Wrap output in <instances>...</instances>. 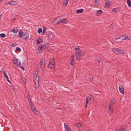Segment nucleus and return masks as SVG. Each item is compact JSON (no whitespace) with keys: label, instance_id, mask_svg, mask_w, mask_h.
I'll list each match as a JSON object with an SVG mask.
<instances>
[{"label":"nucleus","instance_id":"obj_46","mask_svg":"<svg viewBox=\"0 0 131 131\" xmlns=\"http://www.w3.org/2000/svg\"><path fill=\"white\" fill-rule=\"evenodd\" d=\"M6 79L7 80V81L9 82V83H10V80H9L8 79V78H7Z\"/></svg>","mask_w":131,"mask_h":131},{"label":"nucleus","instance_id":"obj_42","mask_svg":"<svg viewBox=\"0 0 131 131\" xmlns=\"http://www.w3.org/2000/svg\"><path fill=\"white\" fill-rule=\"evenodd\" d=\"M16 50L17 51H21V49L20 48H18V47H17L16 48Z\"/></svg>","mask_w":131,"mask_h":131},{"label":"nucleus","instance_id":"obj_7","mask_svg":"<svg viewBox=\"0 0 131 131\" xmlns=\"http://www.w3.org/2000/svg\"><path fill=\"white\" fill-rule=\"evenodd\" d=\"M45 61V58H42L40 61V67L42 69H43L44 68L43 66H42L45 65V63H44V62Z\"/></svg>","mask_w":131,"mask_h":131},{"label":"nucleus","instance_id":"obj_37","mask_svg":"<svg viewBox=\"0 0 131 131\" xmlns=\"http://www.w3.org/2000/svg\"><path fill=\"white\" fill-rule=\"evenodd\" d=\"M3 73L4 76L6 79L8 78V76L7 75V74L6 73L3 72Z\"/></svg>","mask_w":131,"mask_h":131},{"label":"nucleus","instance_id":"obj_24","mask_svg":"<svg viewBox=\"0 0 131 131\" xmlns=\"http://www.w3.org/2000/svg\"><path fill=\"white\" fill-rule=\"evenodd\" d=\"M121 39L120 38V37L119 38H117L115 40V41L116 42H121Z\"/></svg>","mask_w":131,"mask_h":131},{"label":"nucleus","instance_id":"obj_3","mask_svg":"<svg viewBox=\"0 0 131 131\" xmlns=\"http://www.w3.org/2000/svg\"><path fill=\"white\" fill-rule=\"evenodd\" d=\"M112 51L114 53H116L125 54V52L122 50L118 48H114L112 50Z\"/></svg>","mask_w":131,"mask_h":131},{"label":"nucleus","instance_id":"obj_19","mask_svg":"<svg viewBox=\"0 0 131 131\" xmlns=\"http://www.w3.org/2000/svg\"><path fill=\"white\" fill-rule=\"evenodd\" d=\"M118 9L117 8H113L112 10V13H115L117 12L118 11Z\"/></svg>","mask_w":131,"mask_h":131},{"label":"nucleus","instance_id":"obj_4","mask_svg":"<svg viewBox=\"0 0 131 131\" xmlns=\"http://www.w3.org/2000/svg\"><path fill=\"white\" fill-rule=\"evenodd\" d=\"M29 105L30 106L31 108L32 111L34 112V113L35 114H38L39 113V112L36 110L35 107L32 103L31 104Z\"/></svg>","mask_w":131,"mask_h":131},{"label":"nucleus","instance_id":"obj_38","mask_svg":"<svg viewBox=\"0 0 131 131\" xmlns=\"http://www.w3.org/2000/svg\"><path fill=\"white\" fill-rule=\"evenodd\" d=\"M97 60L99 63H100L102 59L98 57L97 58Z\"/></svg>","mask_w":131,"mask_h":131},{"label":"nucleus","instance_id":"obj_22","mask_svg":"<svg viewBox=\"0 0 131 131\" xmlns=\"http://www.w3.org/2000/svg\"><path fill=\"white\" fill-rule=\"evenodd\" d=\"M28 100L29 102V104L32 103L31 102V98L30 97V96L29 95H28L27 96Z\"/></svg>","mask_w":131,"mask_h":131},{"label":"nucleus","instance_id":"obj_59","mask_svg":"<svg viewBox=\"0 0 131 131\" xmlns=\"http://www.w3.org/2000/svg\"><path fill=\"white\" fill-rule=\"evenodd\" d=\"M79 131H81V130H79Z\"/></svg>","mask_w":131,"mask_h":131},{"label":"nucleus","instance_id":"obj_45","mask_svg":"<svg viewBox=\"0 0 131 131\" xmlns=\"http://www.w3.org/2000/svg\"><path fill=\"white\" fill-rule=\"evenodd\" d=\"M95 0V3H96V4H95V5L96 6H97L98 5V3H97V0Z\"/></svg>","mask_w":131,"mask_h":131},{"label":"nucleus","instance_id":"obj_52","mask_svg":"<svg viewBox=\"0 0 131 131\" xmlns=\"http://www.w3.org/2000/svg\"><path fill=\"white\" fill-rule=\"evenodd\" d=\"M2 14H1L0 15V19H1V18L2 17Z\"/></svg>","mask_w":131,"mask_h":131},{"label":"nucleus","instance_id":"obj_17","mask_svg":"<svg viewBox=\"0 0 131 131\" xmlns=\"http://www.w3.org/2000/svg\"><path fill=\"white\" fill-rule=\"evenodd\" d=\"M50 63L54 64V60L53 58H51L50 59Z\"/></svg>","mask_w":131,"mask_h":131},{"label":"nucleus","instance_id":"obj_1","mask_svg":"<svg viewBox=\"0 0 131 131\" xmlns=\"http://www.w3.org/2000/svg\"><path fill=\"white\" fill-rule=\"evenodd\" d=\"M38 73V71H35L33 77V80L34 82L35 86L37 88H38L39 86V77L37 75Z\"/></svg>","mask_w":131,"mask_h":131},{"label":"nucleus","instance_id":"obj_11","mask_svg":"<svg viewBox=\"0 0 131 131\" xmlns=\"http://www.w3.org/2000/svg\"><path fill=\"white\" fill-rule=\"evenodd\" d=\"M119 89L120 92L124 94V91L123 87L121 86H119Z\"/></svg>","mask_w":131,"mask_h":131},{"label":"nucleus","instance_id":"obj_50","mask_svg":"<svg viewBox=\"0 0 131 131\" xmlns=\"http://www.w3.org/2000/svg\"><path fill=\"white\" fill-rule=\"evenodd\" d=\"M23 81L24 82H25V81H26V79H23Z\"/></svg>","mask_w":131,"mask_h":131},{"label":"nucleus","instance_id":"obj_32","mask_svg":"<svg viewBox=\"0 0 131 131\" xmlns=\"http://www.w3.org/2000/svg\"><path fill=\"white\" fill-rule=\"evenodd\" d=\"M86 105L85 106V108H87V106L88 105V103L89 99H88V97L86 98Z\"/></svg>","mask_w":131,"mask_h":131},{"label":"nucleus","instance_id":"obj_41","mask_svg":"<svg viewBox=\"0 0 131 131\" xmlns=\"http://www.w3.org/2000/svg\"><path fill=\"white\" fill-rule=\"evenodd\" d=\"M94 77L95 76H93L92 77V78H91L90 79V81L93 83V79Z\"/></svg>","mask_w":131,"mask_h":131},{"label":"nucleus","instance_id":"obj_23","mask_svg":"<svg viewBox=\"0 0 131 131\" xmlns=\"http://www.w3.org/2000/svg\"><path fill=\"white\" fill-rule=\"evenodd\" d=\"M83 9H82L77 10V13H82L83 12Z\"/></svg>","mask_w":131,"mask_h":131},{"label":"nucleus","instance_id":"obj_16","mask_svg":"<svg viewBox=\"0 0 131 131\" xmlns=\"http://www.w3.org/2000/svg\"><path fill=\"white\" fill-rule=\"evenodd\" d=\"M49 44L48 43H47L45 44L43 46V49L45 50L47 49L48 47L49 46Z\"/></svg>","mask_w":131,"mask_h":131},{"label":"nucleus","instance_id":"obj_47","mask_svg":"<svg viewBox=\"0 0 131 131\" xmlns=\"http://www.w3.org/2000/svg\"><path fill=\"white\" fill-rule=\"evenodd\" d=\"M15 20V19H11V21L12 22H14Z\"/></svg>","mask_w":131,"mask_h":131},{"label":"nucleus","instance_id":"obj_33","mask_svg":"<svg viewBox=\"0 0 131 131\" xmlns=\"http://www.w3.org/2000/svg\"><path fill=\"white\" fill-rule=\"evenodd\" d=\"M42 29L41 28H40L38 29V32L40 34L41 33L42 31Z\"/></svg>","mask_w":131,"mask_h":131},{"label":"nucleus","instance_id":"obj_57","mask_svg":"<svg viewBox=\"0 0 131 131\" xmlns=\"http://www.w3.org/2000/svg\"><path fill=\"white\" fill-rule=\"evenodd\" d=\"M116 131H118V130H116Z\"/></svg>","mask_w":131,"mask_h":131},{"label":"nucleus","instance_id":"obj_34","mask_svg":"<svg viewBox=\"0 0 131 131\" xmlns=\"http://www.w3.org/2000/svg\"><path fill=\"white\" fill-rule=\"evenodd\" d=\"M76 125L79 128V127H81L82 125V124L81 123H79L77 124Z\"/></svg>","mask_w":131,"mask_h":131},{"label":"nucleus","instance_id":"obj_55","mask_svg":"<svg viewBox=\"0 0 131 131\" xmlns=\"http://www.w3.org/2000/svg\"><path fill=\"white\" fill-rule=\"evenodd\" d=\"M8 4H10V2H9V3H8Z\"/></svg>","mask_w":131,"mask_h":131},{"label":"nucleus","instance_id":"obj_18","mask_svg":"<svg viewBox=\"0 0 131 131\" xmlns=\"http://www.w3.org/2000/svg\"><path fill=\"white\" fill-rule=\"evenodd\" d=\"M23 37H24V39L25 40H26L27 39H28L29 36L27 33H25L23 35Z\"/></svg>","mask_w":131,"mask_h":131},{"label":"nucleus","instance_id":"obj_36","mask_svg":"<svg viewBox=\"0 0 131 131\" xmlns=\"http://www.w3.org/2000/svg\"><path fill=\"white\" fill-rule=\"evenodd\" d=\"M75 49H76V51H80V50H81L79 46H77L75 48Z\"/></svg>","mask_w":131,"mask_h":131},{"label":"nucleus","instance_id":"obj_8","mask_svg":"<svg viewBox=\"0 0 131 131\" xmlns=\"http://www.w3.org/2000/svg\"><path fill=\"white\" fill-rule=\"evenodd\" d=\"M112 2V0H107L106 2L105 3V6L107 8L110 7L111 3Z\"/></svg>","mask_w":131,"mask_h":131},{"label":"nucleus","instance_id":"obj_5","mask_svg":"<svg viewBox=\"0 0 131 131\" xmlns=\"http://www.w3.org/2000/svg\"><path fill=\"white\" fill-rule=\"evenodd\" d=\"M74 54H72L71 55V62L70 63V64L71 65L74 66L75 64V61H74Z\"/></svg>","mask_w":131,"mask_h":131},{"label":"nucleus","instance_id":"obj_40","mask_svg":"<svg viewBox=\"0 0 131 131\" xmlns=\"http://www.w3.org/2000/svg\"><path fill=\"white\" fill-rule=\"evenodd\" d=\"M67 20L66 19L62 20V23H65L67 21Z\"/></svg>","mask_w":131,"mask_h":131},{"label":"nucleus","instance_id":"obj_53","mask_svg":"<svg viewBox=\"0 0 131 131\" xmlns=\"http://www.w3.org/2000/svg\"><path fill=\"white\" fill-rule=\"evenodd\" d=\"M13 90H15V88H14V87L13 86Z\"/></svg>","mask_w":131,"mask_h":131},{"label":"nucleus","instance_id":"obj_54","mask_svg":"<svg viewBox=\"0 0 131 131\" xmlns=\"http://www.w3.org/2000/svg\"><path fill=\"white\" fill-rule=\"evenodd\" d=\"M3 1V0H0V2H2Z\"/></svg>","mask_w":131,"mask_h":131},{"label":"nucleus","instance_id":"obj_15","mask_svg":"<svg viewBox=\"0 0 131 131\" xmlns=\"http://www.w3.org/2000/svg\"><path fill=\"white\" fill-rule=\"evenodd\" d=\"M18 29L17 28H14L10 32H13L16 34L18 31Z\"/></svg>","mask_w":131,"mask_h":131},{"label":"nucleus","instance_id":"obj_2","mask_svg":"<svg viewBox=\"0 0 131 131\" xmlns=\"http://www.w3.org/2000/svg\"><path fill=\"white\" fill-rule=\"evenodd\" d=\"M76 59L78 60H81V58L84 55V52L81 50L79 51H76Z\"/></svg>","mask_w":131,"mask_h":131},{"label":"nucleus","instance_id":"obj_21","mask_svg":"<svg viewBox=\"0 0 131 131\" xmlns=\"http://www.w3.org/2000/svg\"><path fill=\"white\" fill-rule=\"evenodd\" d=\"M69 0H64L63 2V4L64 6H66Z\"/></svg>","mask_w":131,"mask_h":131},{"label":"nucleus","instance_id":"obj_29","mask_svg":"<svg viewBox=\"0 0 131 131\" xmlns=\"http://www.w3.org/2000/svg\"><path fill=\"white\" fill-rule=\"evenodd\" d=\"M103 12L101 10H99L97 11L96 13L97 16H98L101 14Z\"/></svg>","mask_w":131,"mask_h":131},{"label":"nucleus","instance_id":"obj_13","mask_svg":"<svg viewBox=\"0 0 131 131\" xmlns=\"http://www.w3.org/2000/svg\"><path fill=\"white\" fill-rule=\"evenodd\" d=\"M120 38L122 40H129L128 37L127 36H122L120 37Z\"/></svg>","mask_w":131,"mask_h":131},{"label":"nucleus","instance_id":"obj_6","mask_svg":"<svg viewBox=\"0 0 131 131\" xmlns=\"http://www.w3.org/2000/svg\"><path fill=\"white\" fill-rule=\"evenodd\" d=\"M14 64L16 66H19L21 64V62L20 60L17 59H14L13 60Z\"/></svg>","mask_w":131,"mask_h":131},{"label":"nucleus","instance_id":"obj_9","mask_svg":"<svg viewBox=\"0 0 131 131\" xmlns=\"http://www.w3.org/2000/svg\"><path fill=\"white\" fill-rule=\"evenodd\" d=\"M64 126L66 131H72L69 125L66 123H64Z\"/></svg>","mask_w":131,"mask_h":131},{"label":"nucleus","instance_id":"obj_35","mask_svg":"<svg viewBox=\"0 0 131 131\" xmlns=\"http://www.w3.org/2000/svg\"><path fill=\"white\" fill-rule=\"evenodd\" d=\"M0 36L2 38H4L5 37V35L4 33H2L0 34Z\"/></svg>","mask_w":131,"mask_h":131},{"label":"nucleus","instance_id":"obj_12","mask_svg":"<svg viewBox=\"0 0 131 131\" xmlns=\"http://www.w3.org/2000/svg\"><path fill=\"white\" fill-rule=\"evenodd\" d=\"M53 37V35L52 32H50L48 34V38L50 40L52 39Z\"/></svg>","mask_w":131,"mask_h":131},{"label":"nucleus","instance_id":"obj_14","mask_svg":"<svg viewBox=\"0 0 131 131\" xmlns=\"http://www.w3.org/2000/svg\"><path fill=\"white\" fill-rule=\"evenodd\" d=\"M109 113L110 115L112 114L113 113V107H109L108 110Z\"/></svg>","mask_w":131,"mask_h":131},{"label":"nucleus","instance_id":"obj_27","mask_svg":"<svg viewBox=\"0 0 131 131\" xmlns=\"http://www.w3.org/2000/svg\"><path fill=\"white\" fill-rule=\"evenodd\" d=\"M42 40L41 39L39 38L37 39V43L38 44H39L41 42Z\"/></svg>","mask_w":131,"mask_h":131},{"label":"nucleus","instance_id":"obj_25","mask_svg":"<svg viewBox=\"0 0 131 131\" xmlns=\"http://www.w3.org/2000/svg\"><path fill=\"white\" fill-rule=\"evenodd\" d=\"M48 66L49 67L52 69H53L54 68V64H52L49 63V64Z\"/></svg>","mask_w":131,"mask_h":131},{"label":"nucleus","instance_id":"obj_10","mask_svg":"<svg viewBox=\"0 0 131 131\" xmlns=\"http://www.w3.org/2000/svg\"><path fill=\"white\" fill-rule=\"evenodd\" d=\"M88 98L89 99V101L90 102V103H91L94 101V97L91 95H90L88 97Z\"/></svg>","mask_w":131,"mask_h":131},{"label":"nucleus","instance_id":"obj_28","mask_svg":"<svg viewBox=\"0 0 131 131\" xmlns=\"http://www.w3.org/2000/svg\"><path fill=\"white\" fill-rule=\"evenodd\" d=\"M23 31L21 30H20V32L19 33V35H18L19 36V37H21L22 36V35H23Z\"/></svg>","mask_w":131,"mask_h":131},{"label":"nucleus","instance_id":"obj_56","mask_svg":"<svg viewBox=\"0 0 131 131\" xmlns=\"http://www.w3.org/2000/svg\"><path fill=\"white\" fill-rule=\"evenodd\" d=\"M130 119H131V116H130Z\"/></svg>","mask_w":131,"mask_h":131},{"label":"nucleus","instance_id":"obj_49","mask_svg":"<svg viewBox=\"0 0 131 131\" xmlns=\"http://www.w3.org/2000/svg\"><path fill=\"white\" fill-rule=\"evenodd\" d=\"M20 67L21 68L22 70H23L24 68V67H23L22 66Z\"/></svg>","mask_w":131,"mask_h":131},{"label":"nucleus","instance_id":"obj_44","mask_svg":"<svg viewBox=\"0 0 131 131\" xmlns=\"http://www.w3.org/2000/svg\"><path fill=\"white\" fill-rule=\"evenodd\" d=\"M58 23H62V20H59H59L58 21Z\"/></svg>","mask_w":131,"mask_h":131},{"label":"nucleus","instance_id":"obj_26","mask_svg":"<svg viewBox=\"0 0 131 131\" xmlns=\"http://www.w3.org/2000/svg\"><path fill=\"white\" fill-rule=\"evenodd\" d=\"M115 101L114 100H112L110 103L109 107H113L112 106L113 104Z\"/></svg>","mask_w":131,"mask_h":131},{"label":"nucleus","instance_id":"obj_51","mask_svg":"<svg viewBox=\"0 0 131 131\" xmlns=\"http://www.w3.org/2000/svg\"><path fill=\"white\" fill-rule=\"evenodd\" d=\"M45 31V30L43 29V31H42V33H44Z\"/></svg>","mask_w":131,"mask_h":131},{"label":"nucleus","instance_id":"obj_20","mask_svg":"<svg viewBox=\"0 0 131 131\" xmlns=\"http://www.w3.org/2000/svg\"><path fill=\"white\" fill-rule=\"evenodd\" d=\"M59 20V18H57L55 19L53 21V23L55 25H57L58 24V21Z\"/></svg>","mask_w":131,"mask_h":131},{"label":"nucleus","instance_id":"obj_58","mask_svg":"<svg viewBox=\"0 0 131 131\" xmlns=\"http://www.w3.org/2000/svg\"><path fill=\"white\" fill-rule=\"evenodd\" d=\"M16 2V3L17 2Z\"/></svg>","mask_w":131,"mask_h":131},{"label":"nucleus","instance_id":"obj_30","mask_svg":"<svg viewBox=\"0 0 131 131\" xmlns=\"http://www.w3.org/2000/svg\"><path fill=\"white\" fill-rule=\"evenodd\" d=\"M127 2L129 7H131V2L130 0H127Z\"/></svg>","mask_w":131,"mask_h":131},{"label":"nucleus","instance_id":"obj_43","mask_svg":"<svg viewBox=\"0 0 131 131\" xmlns=\"http://www.w3.org/2000/svg\"><path fill=\"white\" fill-rule=\"evenodd\" d=\"M17 45V44L16 43H15V44H12L11 45V46L12 47H14V46H16Z\"/></svg>","mask_w":131,"mask_h":131},{"label":"nucleus","instance_id":"obj_39","mask_svg":"<svg viewBox=\"0 0 131 131\" xmlns=\"http://www.w3.org/2000/svg\"><path fill=\"white\" fill-rule=\"evenodd\" d=\"M125 128H121L119 129V131H125Z\"/></svg>","mask_w":131,"mask_h":131},{"label":"nucleus","instance_id":"obj_48","mask_svg":"<svg viewBox=\"0 0 131 131\" xmlns=\"http://www.w3.org/2000/svg\"><path fill=\"white\" fill-rule=\"evenodd\" d=\"M128 123L130 124H131V119H130V120L128 121Z\"/></svg>","mask_w":131,"mask_h":131},{"label":"nucleus","instance_id":"obj_31","mask_svg":"<svg viewBox=\"0 0 131 131\" xmlns=\"http://www.w3.org/2000/svg\"><path fill=\"white\" fill-rule=\"evenodd\" d=\"M38 50L39 52H41V51L43 50L42 46H39L38 48Z\"/></svg>","mask_w":131,"mask_h":131}]
</instances>
